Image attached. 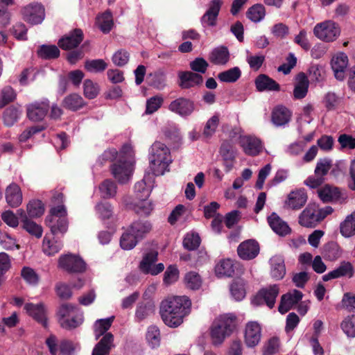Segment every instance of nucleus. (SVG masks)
<instances>
[{
  "instance_id": "11",
  "label": "nucleus",
  "mask_w": 355,
  "mask_h": 355,
  "mask_svg": "<svg viewBox=\"0 0 355 355\" xmlns=\"http://www.w3.org/2000/svg\"><path fill=\"white\" fill-rule=\"evenodd\" d=\"M112 173L120 183L128 181L132 172V163L130 160L119 159L112 165Z\"/></svg>"
},
{
  "instance_id": "50",
  "label": "nucleus",
  "mask_w": 355,
  "mask_h": 355,
  "mask_svg": "<svg viewBox=\"0 0 355 355\" xmlns=\"http://www.w3.org/2000/svg\"><path fill=\"white\" fill-rule=\"evenodd\" d=\"M84 67L90 73H101L107 69V64L103 59L87 60Z\"/></svg>"
},
{
  "instance_id": "14",
  "label": "nucleus",
  "mask_w": 355,
  "mask_h": 355,
  "mask_svg": "<svg viewBox=\"0 0 355 355\" xmlns=\"http://www.w3.org/2000/svg\"><path fill=\"white\" fill-rule=\"evenodd\" d=\"M259 250L258 242L253 239H249L239 244L237 248V253L241 259L251 260L258 255Z\"/></svg>"
},
{
  "instance_id": "61",
  "label": "nucleus",
  "mask_w": 355,
  "mask_h": 355,
  "mask_svg": "<svg viewBox=\"0 0 355 355\" xmlns=\"http://www.w3.org/2000/svg\"><path fill=\"white\" fill-rule=\"evenodd\" d=\"M16 98V93L10 86H6L1 90L0 98V109Z\"/></svg>"
},
{
  "instance_id": "52",
  "label": "nucleus",
  "mask_w": 355,
  "mask_h": 355,
  "mask_svg": "<svg viewBox=\"0 0 355 355\" xmlns=\"http://www.w3.org/2000/svg\"><path fill=\"white\" fill-rule=\"evenodd\" d=\"M43 251L45 254L51 256L58 252L62 248V243L58 241H51L46 235L43 240Z\"/></svg>"
},
{
  "instance_id": "29",
  "label": "nucleus",
  "mask_w": 355,
  "mask_h": 355,
  "mask_svg": "<svg viewBox=\"0 0 355 355\" xmlns=\"http://www.w3.org/2000/svg\"><path fill=\"white\" fill-rule=\"evenodd\" d=\"M270 275L276 279H283L286 275L284 259L281 255H275L270 259Z\"/></svg>"
},
{
  "instance_id": "54",
  "label": "nucleus",
  "mask_w": 355,
  "mask_h": 355,
  "mask_svg": "<svg viewBox=\"0 0 355 355\" xmlns=\"http://www.w3.org/2000/svg\"><path fill=\"white\" fill-rule=\"evenodd\" d=\"M99 190L103 198H110L115 196L116 185L114 181L105 180L100 184Z\"/></svg>"
},
{
  "instance_id": "2",
  "label": "nucleus",
  "mask_w": 355,
  "mask_h": 355,
  "mask_svg": "<svg viewBox=\"0 0 355 355\" xmlns=\"http://www.w3.org/2000/svg\"><path fill=\"white\" fill-rule=\"evenodd\" d=\"M149 160L153 173L156 176L164 175L172 162L169 148L164 144L155 141L151 146Z\"/></svg>"
},
{
  "instance_id": "4",
  "label": "nucleus",
  "mask_w": 355,
  "mask_h": 355,
  "mask_svg": "<svg viewBox=\"0 0 355 355\" xmlns=\"http://www.w3.org/2000/svg\"><path fill=\"white\" fill-rule=\"evenodd\" d=\"M45 223L50 228L51 234L63 235L68 230L67 210L63 205H58L50 209L49 214L46 217Z\"/></svg>"
},
{
  "instance_id": "28",
  "label": "nucleus",
  "mask_w": 355,
  "mask_h": 355,
  "mask_svg": "<svg viewBox=\"0 0 355 355\" xmlns=\"http://www.w3.org/2000/svg\"><path fill=\"white\" fill-rule=\"evenodd\" d=\"M114 347V336L112 333H107L94 346L92 355H110Z\"/></svg>"
},
{
  "instance_id": "9",
  "label": "nucleus",
  "mask_w": 355,
  "mask_h": 355,
  "mask_svg": "<svg viewBox=\"0 0 355 355\" xmlns=\"http://www.w3.org/2000/svg\"><path fill=\"white\" fill-rule=\"evenodd\" d=\"M21 13L24 19L32 25L41 24L45 17L44 8L38 3H32L27 5L22 9Z\"/></svg>"
},
{
  "instance_id": "1",
  "label": "nucleus",
  "mask_w": 355,
  "mask_h": 355,
  "mask_svg": "<svg viewBox=\"0 0 355 355\" xmlns=\"http://www.w3.org/2000/svg\"><path fill=\"white\" fill-rule=\"evenodd\" d=\"M191 302L187 296H175L163 300L159 313L164 324L175 328L183 322L191 311Z\"/></svg>"
},
{
  "instance_id": "12",
  "label": "nucleus",
  "mask_w": 355,
  "mask_h": 355,
  "mask_svg": "<svg viewBox=\"0 0 355 355\" xmlns=\"http://www.w3.org/2000/svg\"><path fill=\"white\" fill-rule=\"evenodd\" d=\"M84 34L81 29L75 28L61 37L58 44L63 50H71L78 46L83 42Z\"/></svg>"
},
{
  "instance_id": "42",
  "label": "nucleus",
  "mask_w": 355,
  "mask_h": 355,
  "mask_svg": "<svg viewBox=\"0 0 355 355\" xmlns=\"http://www.w3.org/2000/svg\"><path fill=\"white\" fill-rule=\"evenodd\" d=\"M219 153L223 160H235L236 159V150L231 140H225L222 142Z\"/></svg>"
},
{
  "instance_id": "33",
  "label": "nucleus",
  "mask_w": 355,
  "mask_h": 355,
  "mask_svg": "<svg viewBox=\"0 0 355 355\" xmlns=\"http://www.w3.org/2000/svg\"><path fill=\"white\" fill-rule=\"evenodd\" d=\"M128 229L139 240L142 239L152 229V225L148 220L133 221Z\"/></svg>"
},
{
  "instance_id": "22",
  "label": "nucleus",
  "mask_w": 355,
  "mask_h": 355,
  "mask_svg": "<svg viewBox=\"0 0 355 355\" xmlns=\"http://www.w3.org/2000/svg\"><path fill=\"white\" fill-rule=\"evenodd\" d=\"M178 78L179 86L182 89H189L195 85H201L203 82V78L200 74L189 71H180Z\"/></svg>"
},
{
  "instance_id": "5",
  "label": "nucleus",
  "mask_w": 355,
  "mask_h": 355,
  "mask_svg": "<svg viewBox=\"0 0 355 355\" xmlns=\"http://www.w3.org/2000/svg\"><path fill=\"white\" fill-rule=\"evenodd\" d=\"M338 25L331 20L317 24L313 28L314 35L319 40L330 42L336 40L340 35Z\"/></svg>"
},
{
  "instance_id": "39",
  "label": "nucleus",
  "mask_w": 355,
  "mask_h": 355,
  "mask_svg": "<svg viewBox=\"0 0 355 355\" xmlns=\"http://www.w3.org/2000/svg\"><path fill=\"white\" fill-rule=\"evenodd\" d=\"M322 254L329 261H334L341 255V250L338 244L335 241H330L323 246Z\"/></svg>"
},
{
  "instance_id": "32",
  "label": "nucleus",
  "mask_w": 355,
  "mask_h": 355,
  "mask_svg": "<svg viewBox=\"0 0 355 355\" xmlns=\"http://www.w3.org/2000/svg\"><path fill=\"white\" fill-rule=\"evenodd\" d=\"M295 80L293 96L295 99H302L306 96L308 92L309 79L304 72H300L296 76Z\"/></svg>"
},
{
  "instance_id": "45",
  "label": "nucleus",
  "mask_w": 355,
  "mask_h": 355,
  "mask_svg": "<svg viewBox=\"0 0 355 355\" xmlns=\"http://www.w3.org/2000/svg\"><path fill=\"white\" fill-rule=\"evenodd\" d=\"M340 232L345 237H350L355 234V215L350 214L340 223Z\"/></svg>"
},
{
  "instance_id": "48",
  "label": "nucleus",
  "mask_w": 355,
  "mask_h": 355,
  "mask_svg": "<svg viewBox=\"0 0 355 355\" xmlns=\"http://www.w3.org/2000/svg\"><path fill=\"white\" fill-rule=\"evenodd\" d=\"M138 242L139 239L129 229L121 235L120 239V245L122 249L125 250L133 249Z\"/></svg>"
},
{
  "instance_id": "43",
  "label": "nucleus",
  "mask_w": 355,
  "mask_h": 355,
  "mask_svg": "<svg viewBox=\"0 0 355 355\" xmlns=\"http://www.w3.org/2000/svg\"><path fill=\"white\" fill-rule=\"evenodd\" d=\"M241 76V71L238 67H234L218 74V78L223 83H235Z\"/></svg>"
},
{
  "instance_id": "40",
  "label": "nucleus",
  "mask_w": 355,
  "mask_h": 355,
  "mask_svg": "<svg viewBox=\"0 0 355 355\" xmlns=\"http://www.w3.org/2000/svg\"><path fill=\"white\" fill-rule=\"evenodd\" d=\"M60 50L55 45L42 44L37 51L40 58L45 60L58 58L60 56Z\"/></svg>"
},
{
  "instance_id": "13",
  "label": "nucleus",
  "mask_w": 355,
  "mask_h": 355,
  "mask_svg": "<svg viewBox=\"0 0 355 355\" xmlns=\"http://www.w3.org/2000/svg\"><path fill=\"white\" fill-rule=\"evenodd\" d=\"M27 313L44 328L48 327L47 310L43 303H27L24 306Z\"/></svg>"
},
{
  "instance_id": "47",
  "label": "nucleus",
  "mask_w": 355,
  "mask_h": 355,
  "mask_svg": "<svg viewBox=\"0 0 355 355\" xmlns=\"http://www.w3.org/2000/svg\"><path fill=\"white\" fill-rule=\"evenodd\" d=\"M184 284L187 288L196 291L200 288L202 286V279L198 273L196 272H189L184 276Z\"/></svg>"
},
{
  "instance_id": "3",
  "label": "nucleus",
  "mask_w": 355,
  "mask_h": 355,
  "mask_svg": "<svg viewBox=\"0 0 355 355\" xmlns=\"http://www.w3.org/2000/svg\"><path fill=\"white\" fill-rule=\"evenodd\" d=\"M236 317L232 313L220 315L211 327V338L214 345H219L230 336L236 328Z\"/></svg>"
},
{
  "instance_id": "59",
  "label": "nucleus",
  "mask_w": 355,
  "mask_h": 355,
  "mask_svg": "<svg viewBox=\"0 0 355 355\" xmlns=\"http://www.w3.org/2000/svg\"><path fill=\"white\" fill-rule=\"evenodd\" d=\"M21 275L25 282L31 286H36L40 282L39 275L30 267H24L21 270Z\"/></svg>"
},
{
  "instance_id": "16",
  "label": "nucleus",
  "mask_w": 355,
  "mask_h": 355,
  "mask_svg": "<svg viewBox=\"0 0 355 355\" xmlns=\"http://www.w3.org/2000/svg\"><path fill=\"white\" fill-rule=\"evenodd\" d=\"M239 144L245 154L249 156H256L262 149L261 141L252 136H240Z\"/></svg>"
},
{
  "instance_id": "44",
  "label": "nucleus",
  "mask_w": 355,
  "mask_h": 355,
  "mask_svg": "<svg viewBox=\"0 0 355 355\" xmlns=\"http://www.w3.org/2000/svg\"><path fill=\"white\" fill-rule=\"evenodd\" d=\"M114 317L112 316L105 319H99L94 324V332L96 339H98L101 336H103L107 332V330L112 326Z\"/></svg>"
},
{
  "instance_id": "57",
  "label": "nucleus",
  "mask_w": 355,
  "mask_h": 355,
  "mask_svg": "<svg viewBox=\"0 0 355 355\" xmlns=\"http://www.w3.org/2000/svg\"><path fill=\"white\" fill-rule=\"evenodd\" d=\"M332 167V160L329 158L324 157L318 160L315 168V175L324 178Z\"/></svg>"
},
{
  "instance_id": "8",
  "label": "nucleus",
  "mask_w": 355,
  "mask_h": 355,
  "mask_svg": "<svg viewBox=\"0 0 355 355\" xmlns=\"http://www.w3.org/2000/svg\"><path fill=\"white\" fill-rule=\"evenodd\" d=\"M158 253L157 251H150L144 254L139 264L140 270L144 274L157 275L164 270L162 263L154 264L157 260Z\"/></svg>"
},
{
  "instance_id": "15",
  "label": "nucleus",
  "mask_w": 355,
  "mask_h": 355,
  "mask_svg": "<svg viewBox=\"0 0 355 355\" xmlns=\"http://www.w3.org/2000/svg\"><path fill=\"white\" fill-rule=\"evenodd\" d=\"M50 105L48 101L35 102L27 107V116L33 121H40L47 114Z\"/></svg>"
},
{
  "instance_id": "34",
  "label": "nucleus",
  "mask_w": 355,
  "mask_h": 355,
  "mask_svg": "<svg viewBox=\"0 0 355 355\" xmlns=\"http://www.w3.org/2000/svg\"><path fill=\"white\" fill-rule=\"evenodd\" d=\"M230 51L227 47L220 46L212 50L209 55V60L216 65H225L230 60Z\"/></svg>"
},
{
  "instance_id": "18",
  "label": "nucleus",
  "mask_w": 355,
  "mask_h": 355,
  "mask_svg": "<svg viewBox=\"0 0 355 355\" xmlns=\"http://www.w3.org/2000/svg\"><path fill=\"white\" fill-rule=\"evenodd\" d=\"M223 2L221 0H212L208 10L201 18L203 26H215Z\"/></svg>"
},
{
  "instance_id": "30",
  "label": "nucleus",
  "mask_w": 355,
  "mask_h": 355,
  "mask_svg": "<svg viewBox=\"0 0 355 355\" xmlns=\"http://www.w3.org/2000/svg\"><path fill=\"white\" fill-rule=\"evenodd\" d=\"M307 201V195L304 189H299L291 192L286 201V205L290 209L297 210L301 209Z\"/></svg>"
},
{
  "instance_id": "41",
  "label": "nucleus",
  "mask_w": 355,
  "mask_h": 355,
  "mask_svg": "<svg viewBox=\"0 0 355 355\" xmlns=\"http://www.w3.org/2000/svg\"><path fill=\"white\" fill-rule=\"evenodd\" d=\"M265 15V7L259 3L251 6L246 12V17L254 23L261 21L264 18Z\"/></svg>"
},
{
  "instance_id": "64",
  "label": "nucleus",
  "mask_w": 355,
  "mask_h": 355,
  "mask_svg": "<svg viewBox=\"0 0 355 355\" xmlns=\"http://www.w3.org/2000/svg\"><path fill=\"white\" fill-rule=\"evenodd\" d=\"M219 123V118L216 115L211 116L206 123L202 135L206 138H210L215 133Z\"/></svg>"
},
{
  "instance_id": "37",
  "label": "nucleus",
  "mask_w": 355,
  "mask_h": 355,
  "mask_svg": "<svg viewBox=\"0 0 355 355\" xmlns=\"http://www.w3.org/2000/svg\"><path fill=\"white\" fill-rule=\"evenodd\" d=\"M318 196L324 202L336 200L340 198V192L338 188L326 184L318 190Z\"/></svg>"
},
{
  "instance_id": "27",
  "label": "nucleus",
  "mask_w": 355,
  "mask_h": 355,
  "mask_svg": "<svg viewBox=\"0 0 355 355\" xmlns=\"http://www.w3.org/2000/svg\"><path fill=\"white\" fill-rule=\"evenodd\" d=\"M292 112L284 105L275 107L271 114L272 122L275 126H283L291 121Z\"/></svg>"
},
{
  "instance_id": "46",
  "label": "nucleus",
  "mask_w": 355,
  "mask_h": 355,
  "mask_svg": "<svg viewBox=\"0 0 355 355\" xmlns=\"http://www.w3.org/2000/svg\"><path fill=\"white\" fill-rule=\"evenodd\" d=\"M340 328L348 338H355V314L346 316L340 323Z\"/></svg>"
},
{
  "instance_id": "49",
  "label": "nucleus",
  "mask_w": 355,
  "mask_h": 355,
  "mask_svg": "<svg viewBox=\"0 0 355 355\" xmlns=\"http://www.w3.org/2000/svg\"><path fill=\"white\" fill-rule=\"evenodd\" d=\"M97 24L103 33H108L113 26L112 12L107 10L103 13L97 18Z\"/></svg>"
},
{
  "instance_id": "35",
  "label": "nucleus",
  "mask_w": 355,
  "mask_h": 355,
  "mask_svg": "<svg viewBox=\"0 0 355 355\" xmlns=\"http://www.w3.org/2000/svg\"><path fill=\"white\" fill-rule=\"evenodd\" d=\"M85 105V102L82 96L76 93L67 95L64 97L62 103L63 107L73 112L83 107Z\"/></svg>"
},
{
  "instance_id": "53",
  "label": "nucleus",
  "mask_w": 355,
  "mask_h": 355,
  "mask_svg": "<svg viewBox=\"0 0 355 355\" xmlns=\"http://www.w3.org/2000/svg\"><path fill=\"white\" fill-rule=\"evenodd\" d=\"M230 292L236 300H242L245 296V284L243 280H234L230 286Z\"/></svg>"
},
{
  "instance_id": "31",
  "label": "nucleus",
  "mask_w": 355,
  "mask_h": 355,
  "mask_svg": "<svg viewBox=\"0 0 355 355\" xmlns=\"http://www.w3.org/2000/svg\"><path fill=\"white\" fill-rule=\"evenodd\" d=\"M257 91H279V85L266 74H259L254 80Z\"/></svg>"
},
{
  "instance_id": "62",
  "label": "nucleus",
  "mask_w": 355,
  "mask_h": 355,
  "mask_svg": "<svg viewBox=\"0 0 355 355\" xmlns=\"http://www.w3.org/2000/svg\"><path fill=\"white\" fill-rule=\"evenodd\" d=\"M22 227L26 232L36 238H40L42 235V226L30 219H26Z\"/></svg>"
},
{
  "instance_id": "51",
  "label": "nucleus",
  "mask_w": 355,
  "mask_h": 355,
  "mask_svg": "<svg viewBox=\"0 0 355 355\" xmlns=\"http://www.w3.org/2000/svg\"><path fill=\"white\" fill-rule=\"evenodd\" d=\"M147 198L139 199V202L133 206L134 211L141 216H148L153 209V206L150 201L147 200Z\"/></svg>"
},
{
  "instance_id": "55",
  "label": "nucleus",
  "mask_w": 355,
  "mask_h": 355,
  "mask_svg": "<svg viewBox=\"0 0 355 355\" xmlns=\"http://www.w3.org/2000/svg\"><path fill=\"white\" fill-rule=\"evenodd\" d=\"M27 213L31 218L41 216L44 212V204L41 200H33L27 205Z\"/></svg>"
},
{
  "instance_id": "21",
  "label": "nucleus",
  "mask_w": 355,
  "mask_h": 355,
  "mask_svg": "<svg viewBox=\"0 0 355 355\" xmlns=\"http://www.w3.org/2000/svg\"><path fill=\"white\" fill-rule=\"evenodd\" d=\"M347 64L348 58L345 53H340L334 56L331 59V68L334 72L335 78L337 80H344L345 69L347 68Z\"/></svg>"
},
{
  "instance_id": "10",
  "label": "nucleus",
  "mask_w": 355,
  "mask_h": 355,
  "mask_svg": "<svg viewBox=\"0 0 355 355\" xmlns=\"http://www.w3.org/2000/svg\"><path fill=\"white\" fill-rule=\"evenodd\" d=\"M168 110L182 117H187L193 112L195 103L189 98L180 97L171 102Z\"/></svg>"
},
{
  "instance_id": "36",
  "label": "nucleus",
  "mask_w": 355,
  "mask_h": 355,
  "mask_svg": "<svg viewBox=\"0 0 355 355\" xmlns=\"http://www.w3.org/2000/svg\"><path fill=\"white\" fill-rule=\"evenodd\" d=\"M22 114L21 110L17 106L10 105L7 107L2 116L3 124L7 127H12L18 121Z\"/></svg>"
},
{
  "instance_id": "19",
  "label": "nucleus",
  "mask_w": 355,
  "mask_h": 355,
  "mask_svg": "<svg viewBox=\"0 0 355 355\" xmlns=\"http://www.w3.org/2000/svg\"><path fill=\"white\" fill-rule=\"evenodd\" d=\"M6 200L8 205L12 208L18 207L23 200L22 192L19 186L12 182L6 189Z\"/></svg>"
},
{
  "instance_id": "23",
  "label": "nucleus",
  "mask_w": 355,
  "mask_h": 355,
  "mask_svg": "<svg viewBox=\"0 0 355 355\" xmlns=\"http://www.w3.org/2000/svg\"><path fill=\"white\" fill-rule=\"evenodd\" d=\"M261 339V327L256 322L247 324L245 331V342L248 347H253L258 345Z\"/></svg>"
},
{
  "instance_id": "25",
  "label": "nucleus",
  "mask_w": 355,
  "mask_h": 355,
  "mask_svg": "<svg viewBox=\"0 0 355 355\" xmlns=\"http://www.w3.org/2000/svg\"><path fill=\"white\" fill-rule=\"evenodd\" d=\"M314 205H309L300 214L299 216V223L306 227H312L320 221V216L315 213Z\"/></svg>"
},
{
  "instance_id": "20",
  "label": "nucleus",
  "mask_w": 355,
  "mask_h": 355,
  "mask_svg": "<svg viewBox=\"0 0 355 355\" xmlns=\"http://www.w3.org/2000/svg\"><path fill=\"white\" fill-rule=\"evenodd\" d=\"M303 294L298 290H293V293H288L283 295L278 307L282 314L287 313L292 306L297 304L302 298Z\"/></svg>"
},
{
  "instance_id": "38",
  "label": "nucleus",
  "mask_w": 355,
  "mask_h": 355,
  "mask_svg": "<svg viewBox=\"0 0 355 355\" xmlns=\"http://www.w3.org/2000/svg\"><path fill=\"white\" fill-rule=\"evenodd\" d=\"M215 272L218 277H232L234 274V266L230 259L220 260L215 266Z\"/></svg>"
},
{
  "instance_id": "60",
  "label": "nucleus",
  "mask_w": 355,
  "mask_h": 355,
  "mask_svg": "<svg viewBox=\"0 0 355 355\" xmlns=\"http://www.w3.org/2000/svg\"><path fill=\"white\" fill-rule=\"evenodd\" d=\"M200 241L198 233L187 234L183 240V246L188 250H195L199 247Z\"/></svg>"
},
{
  "instance_id": "24",
  "label": "nucleus",
  "mask_w": 355,
  "mask_h": 355,
  "mask_svg": "<svg viewBox=\"0 0 355 355\" xmlns=\"http://www.w3.org/2000/svg\"><path fill=\"white\" fill-rule=\"evenodd\" d=\"M354 275V268L352 264L348 261H343L340 265L322 276V280L327 282L333 279H337L342 277H352Z\"/></svg>"
},
{
  "instance_id": "17",
  "label": "nucleus",
  "mask_w": 355,
  "mask_h": 355,
  "mask_svg": "<svg viewBox=\"0 0 355 355\" xmlns=\"http://www.w3.org/2000/svg\"><path fill=\"white\" fill-rule=\"evenodd\" d=\"M146 291L143 295L144 300H147V301H142L139 302L135 311V318L137 322H141L155 313V304L152 300H149L148 297V292Z\"/></svg>"
},
{
  "instance_id": "63",
  "label": "nucleus",
  "mask_w": 355,
  "mask_h": 355,
  "mask_svg": "<svg viewBox=\"0 0 355 355\" xmlns=\"http://www.w3.org/2000/svg\"><path fill=\"white\" fill-rule=\"evenodd\" d=\"M84 95L89 99L96 98L98 94V85L94 83L90 79H86L83 83Z\"/></svg>"
},
{
  "instance_id": "56",
  "label": "nucleus",
  "mask_w": 355,
  "mask_h": 355,
  "mask_svg": "<svg viewBox=\"0 0 355 355\" xmlns=\"http://www.w3.org/2000/svg\"><path fill=\"white\" fill-rule=\"evenodd\" d=\"M164 98L161 95H156L147 99L145 114H152L157 112L162 105Z\"/></svg>"
},
{
  "instance_id": "7",
  "label": "nucleus",
  "mask_w": 355,
  "mask_h": 355,
  "mask_svg": "<svg viewBox=\"0 0 355 355\" xmlns=\"http://www.w3.org/2000/svg\"><path fill=\"white\" fill-rule=\"evenodd\" d=\"M279 293L278 285L273 284L263 288L259 291L257 295L252 300V304L255 306H260L266 304L270 309L275 306L276 298Z\"/></svg>"
},
{
  "instance_id": "6",
  "label": "nucleus",
  "mask_w": 355,
  "mask_h": 355,
  "mask_svg": "<svg viewBox=\"0 0 355 355\" xmlns=\"http://www.w3.org/2000/svg\"><path fill=\"white\" fill-rule=\"evenodd\" d=\"M58 268L69 273H81L85 271L86 263L80 257L67 254L59 257Z\"/></svg>"
},
{
  "instance_id": "26",
  "label": "nucleus",
  "mask_w": 355,
  "mask_h": 355,
  "mask_svg": "<svg viewBox=\"0 0 355 355\" xmlns=\"http://www.w3.org/2000/svg\"><path fill=\"white\" fill-rule=\"evenodd\" d=\"M268 223L271 229L280 236H285L291 233V229L275 212L268 217Z\"/></svg>"
},
{
  "instance_id": "58",
  "label": "nucleus",
  "mask_w": 355,
  "mask_h": 355,
  "mask_svg": "<svg viewBox=\"0 0 355 355\" xmlns=\"http://www.w3.org/2000/svg\"><path fill=\"white\" fill-rule=\"evenodd\" d=\"M146 340L152 348H155L160 345V331L157 327L152 325L148 328Z\"/></svg>"
}]
</instances>
